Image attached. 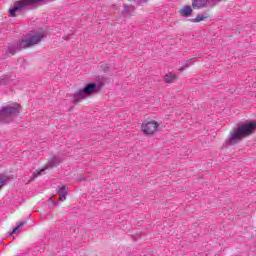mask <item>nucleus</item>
Instances as JSON below:
<instances>
[{
	"mask_svg": "<svg viewBox=\"0 0 256 256\" xmlns=\"http://www.w3.org/2000/svg\"><path fill=\"white\" fill-rule=\"evenodd\" d=\"M256 131V122H240L237 127L233 128L229 133L225 143L226 145H237L242 139L253 135Z\"/></svg>",
	"mask_w": 256,
	"mask_h": 256,
	"instance_id": "1",
	"label": "nucleus"
},
{
	"mask_svg": "<svg viewBox=\"0 0 256 256\" xmlns=\"http://www.w3.org/2000/svg\"><path fill=\"white\" fill-rule=\"evenodd\" d=\"M44 38L45 32H37L28 39H21L16 44L9 45L8 53H10L11 55H15L17 51H21L22 49H27L28 47H33V45H37V43H41Z\"/></svg>",
	"mask_w": 256,
	"mask_h": 256,
	"instance_id": "2",
	"label": "nucleus"
},
{
	"mask_svg": "<svg viewBox=\"0 0 256 256\" xmlns=\"http://www.w3.org/2000/svg\"><path fill=\"white\" fill-rule=\"evenodd\" d=\"M21 113V104L11 103L0 107V123H11L13 119L19 117Z\"/></svg>",
	"mask_w": 256,
	"mask_h": 256,
	"instance_id": "3",
	"label": "nucleus"
},
{
	"mask_svg": "<svg viewBox=\"0 0 256 256\" xmlns=\"http://www.w3.org/2000/svg\"><path fill=\"white\" fill-rule=\"evenodd\" d=\"M45 0H22L14 2V5L9 8V16L17 17L23 11H28L29 9H33V5H37V3H43Z\"/></svg>",
	"mask_w": 256,
	"mask_h": 256,
	"instance_id": "4",
	"label": "nucleus"
},
{
	"mask_svg": "<svg viewBox=\"0 0 256 256\" xmlns=\"http://www.w3.org/2000/svg\"><path fill=\"white\" fill-rule=\"evenodd\" d=\"M101 91V86L96 83H88L83 89L76 91L73 95L74 101H79V99H85V97H89V95H93L94 93H99Z\"/></svg>",
	"mask_w": 256,
	"mask_h": 256,
	"instance_id": "5",
	"label": "nucleus"
},
{
	"mask_svg": "<svg viewBox=\"0 0 256 256\" xmlns=\"http://www.w3.org/2000/svg\"><path fill=\"white\" fill-rule=\"evenodd\" d=\"M159 129V124L156 121H150V122H143L142 124V131L146 135H153L155 131Z\"/></svg>",
	"mask_w": 256,
	"mask_h": 256,
	"instance_id": "6",
	"label": "nucleus"
},
{
	"mask_svg": "<svg viewBox=\"0 0 256 256\" xmlns=\"http://www.w3.org/2000/svg\"><path fill=\"white\" fill-rule=\"evenodd\" d=\"M67 191V186H58L57 195H59V201H65V199H67Z\"/></svg>",
	"mask_w": 256,
	"mask_h": 256,
	"instance_id": "7",
	"label": "nucleus"
},
{
	"mask_svg": "<svg viewBox=\"0 0 256 256\" xmlns=\"http://www.w3.org/2000/svg\"><path fill=\"white\" fill-rule=\"evenodd\" d=\"M207 3H209V0H193L192 7L193 9H203L207 7Z\"/></svg>",
	"mask_w": 256,
	"mask_h": 256,
	"instance_id": "8",
	"label": "nucleus"
},
{
	"mask_svg": "<svg viewBox=\"0 0 256 256\" xmlns=\"http://www.w3.org/2000/svg\"><path fill=\"white\" fill-rule=\"evenodd\" d=\"M61 163V158L57 156H53L51 159L48 160L46 165V169H52V167H57Z\"/></svg>",
	"mask_w": 256,
	"mask_h": 256,
	"instance_id": "9",
	"label": "nucleus"
},
{
	"mask_svg": "<svg viewBox=\"0 0 256 256\" xmlns=\"http://www.w3.org/2000/svg\"><path fill=\"white\" fill-rule=\"evenodd\" d=\"M192 13H193V8H191V6L189 5L184 6L180 10V15H182V17H189L191 16Z\"/></svg>",
	"mask_w": 256,
	"mask_h": 256,
	"instance_id": "10",
	"label": "nucleus"
},
{
	"mask_svg": "<svg viewBox=\"0 0 256 256\" xmlns=\"http://www.w3.org/2000/svg\"><path fill=\"white\" fill-rule=\"evenodd\" d=\"M13 81V78L9 75L1 76L0 78V86L1 85H10V83Z\"/></svg>",
	"mask_w": 256,
	"mask_h": 256,
	"instance_id": "11",
	"label": "nucleus"
},
{
	"mask_svg": "<svg viewBox=\"0 0 256 256\" xmlns=\"http://www.w3.org/2000/svg\"><path fill=\"white\" fill-rule=\"evenodd\" d=\"M177 76L175 74L169 73L164 76L165 83H175Z\"/></svg>",
	"mask_w": 256,
	"mask_h": 256,
	"instance_id": "12",
	"label": "nucleus"
},
{
	"mask_svg": "<svg viewBox=\"0 0 256 256\" xmlns=\"http://www.w3.org/2000/svg\"><path fill=\"white\" fill-rule=\"evenodd\" d=\"M23 225H25V221L20 222L19 225L13 229V231L10 235H19V233H20L19 229H21V227H23Z\"/></svg>",
	"mask_w": 256,
	"mask_h": 256,
	"instance_id": "13",
	"label": "nucleus"
},
{
	"mask_svg": "<svg viewBox=\"0 0 256 256\" xmlns=\"http://www.w3.org/2000/svg\"><path fill=\"white\" fill-rule=\"evenodd\" d=\"M201 21H205V16L203 14H198L196 18L191 19L192 23H201Z\"/></svg>",
	"mask_w": 256,
	"mask_h": 256,
	"instance_id": "14",
	"label": "nucleus"
},
{
	"mask_svg": "<svg viewBox=\"0 0 256 256\" xmlns=\"http://www.w3.org/2000/svg\"><path fill=\"white\" fill-rule=\"evenodd\" d=\"M45 173V169H41V170H39V171H35L34 173H33V178L32 179H37V177H39V175H42V174H44Z\"/></svg>",
	"mask_w": 256,
	"mask_h": 256,
	"instance_id": "15",
	"label": "nucleus"
},
{
	"mask_svg": "<svg viewBox=\"0 0 256 256\" xmlns=\"http://www.w3.org/2000/svg\"><path fill=\"white\" fill-rule=\"evenodd\" d=\"M5 183H7V180H5L0 176V189H3V186L5 185Z\"/></svg>",
	"mask_w": 256,
	"mask_h": 256,
	"instance_id": "16",
	"label": "nucleus"
},
{
	"mask_svg": "<svg viewBox=\"0 0 256 256\" xmlns=\"http://www.w3.org/2000/svg\"><path fill=\"white\" fill-rule=\"evenodd\" d=\"M191 65H193V63L191 62V60H187V61L182 65V67L187 68V67H191Z\"/></svg>",
	"mask_w": 256,
	"mask_h": 256,
	"instance_id": "17",
	"label": "nucleus"
},
{
	"mask_svg": "<svg viewBox=\"0 0 256 256\" xmlns=\"http://www.w3.org/2000/svg\"><path fill=\"white\" fill-rule=\"evenodd\" d=\"M122 13H123L124 17H127V15H129V7L125 6Z\"/></svg>",
	"mask_w": 256,
	"mask_h": 256,
	"instance_id": "18",
	"label": "nucleus"
},
{
	"mask_svg": "<svg viewBox=\"0 0 256 256\" xmlns=\"http://www.w3.org/2000/svg\"><path fill=\"white\" fill-rule=\"evenodd\" d=\"M51 201H52L54 206L57 205V202H55V200H51Z\"/></svg>",
	"mask_w": 256,
	"mask_h": 256,
	"instance_id": "19",
	"label": "nucleus"
}]
</instances>
